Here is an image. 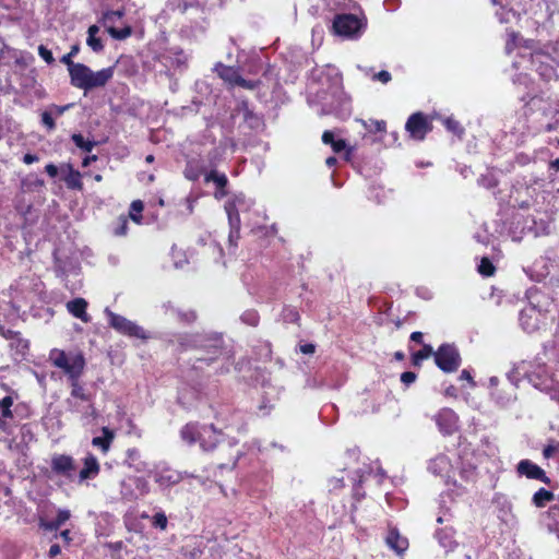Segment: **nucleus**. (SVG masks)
<instances>
[{"label": "nucleus", "mask_w": 559, "mask_h": 559, "mask_svg": "<svg viewBox=\"0 0 559 559\" xmlns=\"http://www.w3.org/2000/svg\"><path fill=\"white\" fill-rule=\"evenodd\" d=\"M180 437L189 445L199 442L204 452L213 451L218 443L224 441V433L217 430L213 424L188 423L180 429Z\"/></svg>", "instance_id": "423d86ee"}, {"label": "nucleus", "mask_w": 559, "mask_h": 559, "mask_svg": "<svg viewBox=\"0 0 559 559\" xmlns=\"http://www.w3.org/2000/svg\"><path fill=\"white\" fill-rule=\"evenodd\" d=\"M174 55V57H168L171 59V63L174 66H176L177 68H182V67H186L187 64V56L183 53V51L179 50V51H174L171 52Z\"/></svg>", "instance_id": "864d4df0"}, {"label": "nucleus", "mask_w": 559, "mask_h": 559, "mask_svg": "<svg viewBox=\"0 0 559 559\" xmlns=\"http://www.w3.org/2000/svg\"><path fill=\"white\" fill-rule=\"evenodd\" d=\"M559 450V442L551 441L549 442L543 450V455L545 459H550L557 453Z\"/></svg>", "instance_id": "052dcab7"}, {"label": "nucleus", "mask_w": 559, "mask_h": 559, "mask_svg": "<svg viewBox=\"0 0 559 559\" xmlns=\"http://www.w3.org/2000/svg\"><path fill=\"white\" fill-rule=\"evenodd\" d=\"M283 319L286 322H297L299 319V313L293 307H285L283 310Z\"/></svg>", "instance_id": "5fc2aeb1"}, {"label": "nucleus", "mask_w": 559, "mask_h": 559, "mask_svg": "<svg viewBox=\"0 0 559 559\" xmlns=\"http://www.w3.org/2000/svg\"><path fill=\"white\" fill-rule=\"evenodd\" d=\"M477 181L479 186L486 189H492L498 185V179L492 173L481 175Z\"/></svg>", "instance_id": "09e8293b"}, {"label": "nucleus", "mask_w": 559, "mask_h": 559, "mask_svg": "<svg viewBox=\"0 0 559 559\" xmlns=\"http://www.w3.org/2000/svg\"><path fill=\"white\" fill-rule=\"evenodd\" d=\"M67 404L69 406L70 412L81 414V418L84 425L92 424L98 416V413L94 407L93 402H79L73 401L72 399H68Z\"/></svg>", "instance_id": "aec40b11"}, {"label": "nucleus", "mask_w": 559, "mask_h": 559, "mask_svg": "<svg viewBox=\"0 0 559 559\" xmlns=\"http://www.w3.org/2000/svg\"><path fill=\"white\" fill-rule=\"evenodd\" d=\"M534 226H530V229L533 230L535 236H542V235H548L550 234V223L540 221L537 223L536 221H533Z\"/></svg>", "instance_id": "de8ad7c7"}, {"label": "nucleus", "mask_w": 559, "mask_h": 559, "mask_svg": "<svg viewBox=\"0 0 559 559\" xmlns=\"http://www.w3.org/2000/svg\"><path fill=\"white\" fill-rule=\"evenodd\" d=\"M478 272L484 276H491L495 273V266L488 258H483L478 265Z\"/></svg>", "instance_id": "603ef678"}, {"label": "nucleus", "mask_w": 559, "mask_h": 559, "mask_svg": "<svg viewBox=\"0 0 559 559\" xmlns=\"http://www.w3.org/2000/svg\"><path fill=\"white\" fill-rule=\"evenodd\" d=\"M516 471L519 475L525 476L528 479L540 480L545 484L550 483V479L546 475L545 471L530 460H521L518 463Z\"/></svg>", "instance_id": "412c9836"}, {"label": "nucleus", "mask_w": 559, "mask_h": 559, "mask_svg": "<svg viewBox=\"0 0 559 559\" xmlns=\"http://www.w3.org/2000/svg\"><path fill=\"white\" fill-rule=\"evenodd\" d=\"M507 378L513 383H520L522 378L526 379L535 389L544 392H554L552 397L556 396L555 380L548 370L545 362L538 358L534 360H521L513 364L510 371L507 372Z\"/></svg>", "instance_id": "7ed1b4c3"}, {"label": "nucleus", "mask_w": 559, "mask_h": 559, "mask_svg": "<svg viewBox=\"0 0 559 559\" xmlns=\"http://www.w3.org/2000/svg\"><path fill=\"white\" fill-rule=\"evenodd\" d=\"M392 76L391 73L386 70H381L380 72L376 73L373 75V80L380 81L383 84H386L391 81Z\"/></svg>", "instance_id": "e2e57ef3"}, {"label": "nucleus", "mask_w": 559, "mask_h": 559, "mask_svg": "<svg viewBox=\"0 0 559 559\" xmlns=\"http://www.w3.org/2000/svg\"><path fill=\"white\" fill-rule=\"evenodd\" d=\"M310 90L313 84L319 87L310 91L307 102L320 116L334 115L340 119H346L352 115V97L344 91L343 75L332 64L314 67L309 74Z\"/></svg>", "instance_id": "f257e3e1"}, {"label": "nucleus", "mask_w": 559, "mask_h": 559, "mask_svg": "<svg viewBox=\"0 0 559 559\" xmlns=\"http://www.w3.org/2000/svg\"><path fill=\"white\" fill-rule=\"evenodd\" d=\"M205 182H213L216 188H226L228 185L227 176L216 170H211L205 175Z\"/></svg>", "instance_id": "ea45409f"}, {"label": "nucleus", "mask_w": 559, "mask_h": 559, "mask_svg": "<svg viewBox=\"0 0 559 559\" xmlns=\"http://www.w3.org/2000/svg\"><path fill=\"white\" fill-rule=\"evenodd\" d=\"M555 499V496L551 491L539 488L532 498V502L537 508L545 507L548 502L552 501Z\"/></svg>", "instance_id": "c9c22d12"}, {"label": "nucleus", "mask_w": 559, "mask_h": 559, "mask_svg": "<svg viewBox=\"0 0 559 559\" xmlns=\"http://www.w3.org/2000/svg\"><path fill=\"white\" fill-rule=\"evenodd\" d=\"M365 473L360 469L355 472V476L352 478L355 493L358 495V486L364 481Z\"/></svg>", "instance_id": "0e129e2a"}, {"label": "nucleus", "mask_w": 559, "mask_h": 559, "mask_svg": "<svg viewBox=\"0 0 559 559\" xmlns=\"http://www.w3.org/2000/svg\"><path fill=\"white\" fill-rule=\"evenodd\" d=\"M151 524L153 527L158 528L160 531H165L167 528L168 520L164 511H157L151 518Z\"/></svg>", "instance_id": "a18cd8bd"}, {"label": "nucleus", "mask_w": 559, "mask_h": 559, "mask_svg": "<svg viewBox=\"0 0 559 559\" xmlns=\"http://www.w3.org/2000/svg\"><path fill=\"white\" fill-rule=\"evenodd\" d=\"M38 55L48 64H52L55 62V58L52 56V52L46 46H44V45H40L38 47Z\"/></svg>", "instance_id": "bf43d9fd"}, {"label": "nucleus", "mask_w": 559, "mask_h": 559, "mask_svg": "<svg viewBox=\"0 0 559 559\" xmlns=\"http://www.w3.org/2000/svg\"><path fill=\"white\" fill-rule=\"evenodd\" d=\"M85 367V359L81 354H71V359L68 361L67 367L63 368L64 373L68 376L70 382L79 380Z\"/></svg>", "instance_id": "393cba45"}, {"label": "nucleus", "mask_w": 559, "mask_h": 559, "mask_svg": "<svg viewBox=\"0 0 559 559\" xmlns=\"http://www.w3.org/2000/svg\"><path fill=\"white\" fill-rule=\"evenodd\" d=\"M148 492V484L142 477H127L120 484V493L123 499L132 501Z\"/></svg>", "instance_id": "2eb2a0df"}, {"label": "nucleus", "mask_w": 559, "mask_h": 559, "mask_svg": "<svg viewBox=\"0 0 559 559\" xmlns=\"http://www.w3.org/2000/svg\"><path fill=\"white\" fill-rule=\"evenodd\" d=\"M115 68L108 67L99 71H93L86 64L74 67L71 71L70 83L72 86L83 90L85 93L94 88L104 87L114 76Z\"/></svg>", "instance_id": "0eeeda50"}, {"label": "nucleus", "mask_w": 559, "mask_h": 559, "mask_svg": "<svg viewBox=\"0 0 559 559\" xmlns=\"http://www.w3.org/2000/svg\"><path fill=\"white\" fill-rule=\"evenodd\" d=\"M50 359L52 360L53 366L63 370L67 367L68 361L71 359V354L67 355L63 350H52L50 354Z\"/></svg>", "instance_id": "79ce46f5"}, {"label": "nucleus", "mask_w": 559, "mask_h": 559, "mask_svg": "<svg viewBox=\"0 0 559 559\" xmlns=\"http://www.w3.org/2000/svg\"><path fill=\"white\" fill-rule=\"evenodd\" d=\"M439 431L444 436H451L457 430L459 418L451 408H442L435 416Z\"/></svg>", "instance_id": "a211bd4d"}, {"label": "nucleus", "mask_w": 559, "mask_h": 559, "mask_svg": "<svg viewBox=\"0 0 559 559\" xmlns=\"http://www.w3.org/2000/svg\"><path fill=\"white\" fill-rule=\"evenodd\" d=\"M370 127H372L370 131L382 132L385 130V122L383 120H371Z\"/></svg>", "instance_id": "774afa93"}, {"label": "nucleus", "mask_w": 559, "mask_h": 559, "mask_svg": "<svg viewBox=\"0 0 559 559\" xmlns=\"http://www.w3.org/2000/svg\"><path fill=\"white\" fill-rule=\"evenodd\" d=\"M2 391L9 394L2 397V430L8 419L13 421H21L31 415V409L27 403L22 402L16 392L11 391L8 386L2 384Z\"/></svg>", "instance_id": "9d476101"}, {"label": "nucleus", "mask_w": 559, "mask_h": 559, "mask_svg": "<svg viewBox=\"0 0 559 559\" xmlns=\"http://www.w3.org/2000/svg\"><path fill=\"white\" fill-rule=\"evenodd\" d=\"M87 301L84 298H74L67 302V310L74 317L83 322L91 321V317L86 312Z\"/></svg>", "instance_id": "bb28decb"}, {"label": "nucleus", "mask_w": 559, "mask_h": 559, "mask_svg": "<svg viewBox=\"0 0 559 559\" xmlns=\"http://www.w3.org/2000/svg\"><path fill=\"white\" fill-rule=\"evenodd\" d=\"M41 122L44 126H46L49 130H53L56 127L55 120L50 112L44 111L41 114Z\"/></svg>", "instance_id": "680f3d73"}, {"label": "nucleus", "mask_w": 559, "mask_h": 559, "mask_svg": "<svg viewBox=\"0 0 559 559\" xmlns=\"http://www.w3.org/2000/svg\"><path fill=\"white\" fill-rule=\"evenodd\" d=\"M229 224V235H228V242L230 247H236L237 241L240 237V218H228Z\"/></svg>", "instance_id": "58836bf2"}, {"label": "nucleus", "mask_w": 559, "mask_h": 559, "mask_svg": "<svg viewBox=\"0 0 559 559\" xmlns=\"http://www.w3.org/2000/svg\"><path fill=\"white\" fill-rule=\"evenodd\" d=\"M2 337L9 341L10 355L15 362H20L26 358L28 354L27 340L21 337L20 333L12 331H8V333L2 331Z\"/></svg>", "instance_id": "f3484780"}, {"label": "nucleus", "mask_w": 559, "mask_h": 559, "mask_svg": "<svg viewBox=\"0 0 559 559\" xmlns=\"http://www.w3.org/2000/svg\"><path fill=\"white\" fill-rule=\"evenodd\" d=\"M451 468V462L449 457L444 454H439L433 457L428 464V471L433 475H444Z\"/></svg>", "instance_id": "7c9ffc66"}, {"label": "nucleus", "mask_w": 559, "mask_h": 559, "mask_svg": "<svg viewBox=\"0 0 559 559\" xmlns=\"http://www.w3.org/2000/svg\"><path fill=\"white\" fill-rule=\"evenodd\" d=\"M416 380V374L412 371H405L401 374V382L405 385H409L414 383Z\"/></svg>", "instance_id": "69168bd1"}, {"label": "nucleus", "mask_w": 559, "mask_h": 559, "mask_svg": "<svg viewBox=\"0 0 559 559\" xmlns=\"http://www.w3.org/2000/svg\"><path fill=\"white\" fill-rule=\"evenodd\" d=\"M63 180L69 189L82 190L83 188L80 171L75 170L70 164L67 165V174Z\"/></svg>", "instance_id": "f704fd0d"}, {"label": "nucleus", "mask_w": 559, "mask_h": 559, "mask_svg": "<svg viewBox=\"0 0 559 559\" xmlns=\"http://www.w3.org/2000/svg\"><path fill=\"white\" fill-rule=\"evenodd\" d=\"M128 233V218L120 216L116 226L112 228V234L118 237L126 236Z\"/></svg>", "instance_id": "3c124183"}, {"label": "nucleus", "mask_w": 559, "mask_h": 559, "mask_svg": "<svg viewBox=\"0 0 559 559\" xmlns=\"http://www.w3.org/2000/svg\"><path fill=\"white\" fill-rule=\"evenodd\" d=\"M185 177L191 181H195L200 177V171L198 169H194L192 167H187L185 169Z\"/></svg>", "instance_id": "338daca9"}, {"label": "nucleus", "mask_w": 559, "mask_h": 559, "mask_svg": "<svg viewBox=\"0 0 559 559\" xmlns=\"http://www.w3.org/2000/svg\"><path fill=\"white\" fill-rule=\"evenodd\" d=\"M489 388L491 399L501 407L509 406L516 400L519 383H513L508 378L507 382H502L498 377H490Z\"/></svg>", "instance_id": "f8f14e48"}, {"label": "nucleus", "mask_w": 559, "mask_h": 559, "mask_svg": "<svg viewBox=\"0 0 559 559\" xmlns=\"http://www.w3.org/2000/svg\"><path fill=\"white\" fill-rule=\"evenodd\" d=\"M45 297V284L34 274L20 277L10 287V305L16 314L20 311L25 312V308H32L36 304L44 301Z\"/></svg>", "instance_id": "20e7f679"}, {"label": "nucleus", "mask_w": 559, "mask_h": 559, "mask_svg": "<svg viewBox=\"0 0 559 559\" xmlns=\"http://www.w3.org/2000/svg\"><path fill=\"white\" fill-rule=\"evenodd\" d=\"M99 473V464L97 459L93 454H88L84 459V466L80 472V480H86L94 478Z\"/></svg>", "instance_id": "2f4dec72"}, {"label": "nucleus", "mask_w": 559, "mask_h": 559, "mask_svg": "<svg viewBox=\"0 0 559 559\" xmlns=\"http://www.w3.org/2000/svg\"><path fill=\"white\" fill-rule=\"evenodd\" d=\"M455 531L452 526L445 525L444 527L437 530L435 533V537L438 540L439 545L444 548L445 552L452 551L457 546L456 540L454 539Z\"/></svg>", "instance_id": "a878e982"}, {"label": "nucleus", "mask_w": 559, "mask_h": 559, "mask_svg": "<svg viewBox=\"0 0 559 559\" xmlns=\"http://www.w3.org/2000/svg\"><path fill=\"white\" fill-rule=\"evenodd\" d=\"M432 347L430 345L425 344L420 350L413 355L414 365H419L424 359L429 358L431 355L435 356Z\"/></svg>", "instance_id": "49530a36"}, {"label": "nucleus", "mask_w": 559, "mask_h": 559, "mask_svg": "<svg viewBox=\"0 0 559 559\" xmlns=\"http://www.w3.org/2000/svg\"><path fill=\"white\" fill-rule=\"evenodd\" d=\"M176 342L182 350L194 349L199 353L193 364L194 369H203V365L211 366L221 361L218 373H227L234 364L233 356L224 347L222 334L209 333H183L176 336Z\"/></svg>", "instance_id": "f03ea898"}, {"label": "nucleus", "mask_w": 559, "mask_h": 559, "mask_svg": "<svg viewBox=\"0 0 559 559\" xmlns=\"http://www.w3.org/2000/svg\"><path fill=\"white\" fill-rule=\"evenodd\" d=\"M241 320L249 325L255 326L259 322V316L255 311L250 310V311H246L241 316Z\"/></svg>", "instance_id": "6e6d98bb"}, {"label": "nucleus", "mask_w": 559, "mask_h": 559, "mask_svg": "<svg viewBox=\"0 0 559 559\" xmlns=\"http://www.w3.org/2000/svg\"><path fill=\"white\" fill-rule=\"evenodd\" d=\"M549 305L550 302L544 294L537 290L530 292L528 305L519 314L521 329L526 333H534L544 328L548 320Z\"/></svg>", "instance_id": "39448f33"}, {"label": "nucleus", "mask_w": 559, "mask_h": 559, "mask_svg": "<svg viewBox=\"0 0 559 559\" xmlns=\"http://www.w3.org/2000/svg\"><path fill=\"white\" fill-rule=\"evenodd\" d=\"M214 71L223 79L225 82H228L231 85H236L240 74L237 69L234 67L225 66L222 62H217L214 67Z\"/></svg>", "instance_id": "473e14b6"}, {"label": "nucleus", "mask_w": 559, "mask_h": 559, "mask_svg": "<svg viewBox=\"0 0 559 559\" xmlns=\"http://www.w3.org/2000/svg\"><path fill=\"white\" fill-rule=\"evenodd\" d=\"M405 129L412 139L421 141L431 131V124L423 112H415L407 119Z\"/></svg>", "instance_id": "dca6fc26"}, {"label": "nucleus", "mask_w": 559, "mask_h": 559, "mask_svg": "<svg viewBox=\"0 0 559 559\" xmlns=\"http://www.w3.org/2000/svg\"><path fill=\"white\" fill-rule=\"evenodd\" d=\"M86 44L91 47V49L95 52H99L103 50L104 45L102 39L97 36H87Z\"/></svg>", "instance_id": "4d7b16f0"}, {"label": "nucleus", "mask_w": 559, "mask_h": 559, "mask_svg": "<svg viewBox=\"0 0 559 559\" xmlns=\"http://www.w3.org/2000/svg\"><path fill=\"white\" fill-rule=\"evenodd\" d=\"M144 209V204L141 200H134L130 205L129 216L136 224H141L142 215L141 212Z\"/></svg>", "instance_id": "c03bdc74"}, {"label": "nucleus", "mask_w": 559, "mask_h": 559, "mask_svg": "<svg viewBox=\"0 0 559 559\" xmlns=\"http://www.w3.org/2000/svg\"><path fill=\"white\" fill-rule=\"evenodd\" d=\"M435 362L443 372H454L461 365V356L452 344H442L435 353Z\"/></svg>", "instance_id": "ddd939ff"}, {"label": "nucleus", "mask_w": 559, "mask_h": 559, "mask_svg": "<svg viewBox=\"0 0 559 559\" xmlns=\"http://www.w3.org/2000/svg\"><path fill=\"white\" fill-rule=\"evenodd\" d=\"M367 21L364 16L350 13L337 14L332 24L335 35L345 39H358L365 32Z\"/></svg>", "instance_id": "1a4fd4ad"}, {"label": "nucleus", "mask_w": 559, "mask_h": 559, "mask_svg": "<svg viewBox=\"0 0 559 559\" xmlns=\"http://www.w3.org/2000/svg\"><path fill=\"white\" fill-rule=\"evenodd\" d=\"M188 473L185 472H178L174 471L171 468H164L160 469L155 475V481L158 484V486L163 489L170 488L171 486L180 483L185 477H188Z\"/></svg>", "instance_id": "5701e85b"}, {"label": "nucleus", "mask_w": 559, "mask_h": 559, "mask_svg": "<svg viewBox=\"0 0 559 559\" xmlns=\"http://www.w3.org/2000/svg\"><path fill=\"white\" fill-rule=\"evenodd\" d=\"M443 123L448 131H450L459 136H461L464 133V129L461 126V123L453 118L444 119Z\"/></svg>", "instance_id": "8fccbe9b"}, {"label": "nucleus", "mask_w": 559, "mask_h": 559, "mask_svg": "<svg viewBox=\"0 0 559 559\" xmlns=\"http://www.w3.org/2000/svg\"><path fill=\"white\" fill-rule=\"evenodd\" d=\"M123 16V12L121 10L116 11H107L103 15V25L109 35L118 40H122L131 36L132 28L130 25H124L123 27H117L116 25Z\"/></svg>", "instance_id": "4468645a"}, {"label": "nucleus", "mask_w": 559, "mask_h": 559, "mask_svg": "<svg viewBox=\"0 0 559 559\" xmlns=\"http://www.w3.org/2000/svg\"><path fill=\"white\" fill-rule=\"evenodd\" d=\"M72 141L79 148L83 150L84 152H92L96 144L94 141L86 140L80 133H74L72 135Z\"/></svg>", "instance_id": "37998d69"}, {"label": "nucleus", "mask_w": 559, "mask_h": 559, "mask_svg": "<svg viewBox=\"0 0 559 559\" xmlns=\"http://www.w3.org/2000/svg\"><path fill=\"white\" fill-rule=\"evenodd\" d=\"M237 86L243 87L246 90H255L260 85V81L258 80H246L241 75L236 84Z\"/></svg>", "instance_id": "13d9d810"}, {"label": "nucleus", "mask_w": 559, "mask_h": 559, "mask_svg": "<svg viewBox=\"0 0 559 559\" xmlns=\"http://www.w3.org/2000/svg\"><path fill=\"white\" fill-rule=\"evenodd\" d=\"M102 432V437H94L92 439V444L96 448H99L103 453H107L110 449L112 440L115 439V433L108 427H103Z\"/></svg>", "instance_id": "72a5a7b5"}, {"label": "nucleus", "mask_w": 559, "mask_h": 559, "mask_svg": "<svg viewBox=\"0 0 559 559\" xmlns=\"http://www.w3.org/2000/svg\"><path fill=\"white\" fill-rule=\"evenodd\" d=\"M512 82L518 87L523 86L527 92L521 96V100L527 103L528 99L532 100L535 98L536 93L534 88V82L532 79L525 73H519L513 76Z\"/></svg>", "instance_id": "cd10ccee"}, {"label": "nucleus", "mask_w": 559, "mask_h": 559, "mask_svg": "<svg viewBox=\"0 0 559 559\" xmlns=\"http://www.w3.org/2000/svg\"><path fill=\"white\" fill-rule=\"evenodd\" d=\"M79 51H80L79 45H73L71 47L70 51L60 59V62L68 67L69 76H71V71H73L74 67L76 68V66L83 64L80 62L72 61V59L79 53Z\"/></svg>", "instance_id": "a19ab883"}, {"label": "nucleus", "mask_w": 559, "mask_h": 559, "mask_svg": "<svg viewBox=\"0 0 559 559\" xmlns=\"http://www.w3.org/2000/svg\"><path fill=\"white\" fill-rule=\"evenodd\" d=\"M50 466L55 474L67 477H69L75 468L74 460L67 454H55L51 457Z\"/></svg>", "instance_id": "b1692460"}, {"label": "nucleus", "mask_w": 559, "mask_h": 559, "mask_svg": "<svg viewBox=\"0 0 559 559\" xmlns=\"http://www.w3.org/2000/svg\"><path fill=\"white\" fill-rule=\"evenodd\" d=\"M439 513L437 522L439 524L449 523L454 516V497L452 492H442L439 497Z\"/></svg>", "instance_id": "4be33fe9"}, {"label": "nucleus", "mask_w": 559, "mask_h": 559, "mask_svg": "<svg viewBox=\"0 0 559 559\" xmlns=\"http://www.w3.org/2000/svg\"><path fill=\"white\" fill-rule=\"evenodd\" d=\"M71 384V395L69 399L79 402H92L91 395L87 394L84 388L80 384L79 380L74 382H70Z\"/></svg>", "instance_id": "e433bc0d"}, {"label": "nucleus", "mask_w": 559, "mask_h": 559, "mask_svg": "<svg viewBox=\"0 0 559 559\" xmlns=\"http://www.w3.org/2000/svg\"><path fill=\"white\" fill-rule=\"evenodd\" d=\"M385 542L396 554H403L408 547L407 538L401 536L396 528L389 531Z\"/></svg>", "instance_id": "c756f323"}, {"label": "nucleus", "mask_w": 559, "mask_h": 559, "mask_svg": "<svg viewBox=\"0 0 559 559\" xmlns=\"http://www.w3.org/2000/svg\"><path fill=\"white\" fill-rule=\"evenodd\" d=\"M70 518V510L59 509L56 519L51 521L40 520L39 526L47 532H55L59 530Z\"/></svg>", "instance_id": "c85d7f7f"}, {"label": "nucleus", "mask_w": 559, "mask_h": 559, "mask_svg": "<svg viewBox=\"0 0 559 559\" xmlns=\"http://www.w3.org/2000/svg\"><path fill=\"white\" fill-rule=\"evenodd\" d=\"M252 205L253 201L251 199H248L243 193H237L225 203V211L228 218H240V212L250 210Z\"/></svg>", "instance_id": "6ab92c4d"}, {"label": "nucleus", "mask_w": 559, "mask_h": 559, "mask_svg": "<svg viewBox=\"0 0 559 559\" xmlns=\"http://www.w3.org/2000/svg\"><path fill=\"white\" fill-rule=\"evenodd\" d=\"M104 312L107 317L109 326L118 333L140 340H147L150 337L142 326L126 317L115 313L109 308H106Z\"/></svg>", "instance_id": "9b49d317"}, {"label": "nucleus", "mask_w": 559, "mask_h": 559, "mask_svg": "<svg viewBox=\"0 0 559 559\" xmlns=\"http://www.w3.org/2000/svg\"><path fill=\"white\" fill-rule=\"evenodd\" d=\"M174 318L183 324H191L195 322L198 316L197 312L192 309L182 310V309H174Z\"/></svg>", "instance_id": "4c0bfd02"}, {"label": "nucleus", "mask_w": 559, "mask_h": 559, "mask_svg": "<svg viewBox=\"0 0 559 559\" xmlns=\"http://www.w3.org/2000/svg\"><path fill=\"white\" fill-rule=\"evenodd\" d=\"M556 43L546 44L543 48L531 53L528 62L544 81H557L559 79L552 48Z\"/></svg>", "instance_id": "6e6552de"}]
</instances>
